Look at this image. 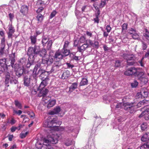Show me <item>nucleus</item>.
Listing matches in <instances>:
<instances>
[{
    "label": "nucleus",
    "instance_id": "nucleus-12",
    "mask_svg": "<svg viewBox=\"0 0 149 149\" xmlns=\"http://www.w3.org/2000/svg\"><path fill=\"white\" fill-rule=\"evenodd\" d=\"M43 80H42V81L41 82L39 88H38V89L39 90H40L43 89V88H44L45 87L47 86L48 84V79L47 78L46 79H45V80H44V78H43Z\"/></svg>",
    "mask_w": 149,
    "mask_h": 149
},
{
    "label": "nucleus",
    "instance_id": "nucleus-21",
    "mask_svg": "<svg viewBox=\"0 0 149 149\" xmlns=\"http://www.w3.org/2000/svg\"><path fill=\"white\" fill-rule=\"evenodd\" d=\"M27 61L26 58H23L20 60L19 63L18 64L19 66L21 67L22 66L23 68H24V67L25 66Z\"/></svg>",
    "mask_w": 149,
    "mask_h": 149
},
{
    "label": "nucleus",
    "instance_id": "nucleus-40",
    "mask_svg": "<svg viewBox=\"0 0 149 149\" xmlns=\"http://www.w3.org/2000/svg\"><path fill=\"white\" fill-rule=\"evenodd\" d=\"M52 43V40H50L46 44H47V49L49 50L51 48Z\"/></svg>",
    "mask_w": 149,
    "mask_h": 149
},
{
    "label": "nucleus",
    "instance_id": "nucleus-33",
    "mask_svg": "<svg viewBox=\"0 0 149 149\" xmlns=\"http://www.w3.org/2000/svg\"><path fill=\"white\" fill-rule=\"evenodd\" d=\"M143 74L144 73L142 72L137 71V68H136V71L135 74L134 76L139 78L140 77H143L142 76Z\"/></svg>",
    "mask_w": 149,
    "mask_h": 149
},
{
    "label": "nucleus",
    "instance_id": "nucleus-57",
    "mask_svg": "<svg viewBox=\"0 0 149 149\" xmlns=\"http://www.w3.org/2000/svg\"><path fill=\"white\" fill-rule=\"evenodd\" d=\"M69 44V42L68 41L66 40L65 41L63 48H64V49L67 48Z\"/></svg>",
    "mask_w": 149,
    "mask_h": 149
},
{
    "label": "nucleus",
    "instance_id": "nucleus-17",
    "mask_svg": "<svg viewBox=\"0 0 149 149\" xmlns=\"http://www.w3.org/2000/svg\"><path fill=\"white\" fill-rule=\"evenodd\" d=\"M28 7L26 6H22L20 10V12L24 15H26L28 12Z\"/></svg>",
    "mask_w": 149,
    "mask_h": 149
},
{
    "label": "nucleus",
    "instance_id": "nucleus-59",
    "mask_svg": "<svg viewBox=\"0 0 149 149\" xmlns=\"http://www.w3.org/2000/svg\"><path fill=\"white\" fill-rule=\"evenodd\" d=\"M44 8L42 7H40L36 11L37 13H39L41 12L43 10Z\"/></svg>",
    "mask_w": 149,
    "mask_h": 149
},
{
    "label": "nucleus",
    "instance_id": "nucleus-3",
    "mask_svg": "<svg viewBox=\"0 0 149 149\" xmlns=\"http://www.w3.org/2000/svg\"><path fill=\"white\" fill-rule=\"evenodd\" d=\"M47 139L45 140V143H50L52 144H55L58 142V139L59 136L56 134L50 133L47 136Z\"/></svg>",
    "mask_w": 149,
    "mask_h": 149
},
{
    "label": "nucleus",
    "instance_id": "nucleus-20",
    "mask_svg": "<svg viewBox=\"0 0 149 149\" xmlns=\"http://www.w3.org/2000/svg\"><path fill=\"white\" fill-rule=\"evenodd\" d=\"M40 90V91L39 94V96L40 97L44 96L47 95L48 92V90L46 88H43Z\"/></svg>",
    "mask_w": 149,
    "mask_h": 149
},
{
    "label": "nucleus",
    "instance_id": "nucleus-61",
    "mask_svg": "<svg viewBox=\"0 0 149 149\" xmlns=\"http://www.w3.org/2000/svg\"><path fill=\"white\" fill-rule=\"evenodd\" d=\"M15 31V29H14V28L12 27H10V37L11 36L12 34L11 33H13Z\"/></svg>",
    "mask_w": 149,
    "mask_h": 149
},
{
    "label": "nucleus",
    "instance_id": "nucleus-28",
    "mask_svg": "<svg viewBox=\"0 0 149 149\" xmlns=\"http://www.w3.org/2000/svg\"><path fill=\"white\" fill-rule=\"evenodd\" d=\"M30 84V78L26 77H25L24 79V85L26 86H29Z\"/></svg>",
    "mask_w": 149,
    "mask_h": 149
},
{
    "label": "nucleus",
    "instance_id": "nucleus-23",
    "mask_svg": "<svg viewBox=\"0 0 149 149\" xmlns=\"http://www.w3.org/2000/svg\"><path fill=\"white\" fill-rule=\"evenodd\" d=\"M54 59L56 60V61L55 62L54 64V65L55 66H57L59 68H60L61 66L63 65L64 64V63L62 62V60H61L62 59H58L57 60H56L54 58Z\"/></svg>",
    "mask_w": 149,
    "mask_h": 149
},
{
    "label": "nucleus",
    "instance_id": "nucleus-5",
    "mask_svg": "<svg viewBox=\"0 0 149 149\" xmlns=\"http://www.w3.org/2000/svg\"><path fill=\"white\" fill-rule=\"evenodd\" d=\"M50 71H46L45 70H43L41 68H40L38 71V73L40 74V76L41 77V79L43 80V79H47L48 78V81L49 80V77L48 75L51 73ZM45 80V79H44Z\"/></svg>",
    "mask_w": 149,
    "mask_h": 149
},
{
    "label": "nucleus",
    "instance_id": "nucleus-11",
    "mask_svg": "<svg viewBox=\"0 0 149 149\" xmlns=\"http://www.w3.org/2000/svg\"><path fill=\"white\" fill-rule=\"evenodd\" d=\"M124 109L126 110H133L134 109L133 104L132 103H125L123 104Z\"/></svg>",
    "mask_w": 149,
    "mask_h": 149
},
{
    "label": "nucleus",
    "instance_id": "nucleus-52",
    "mask_svg": "<svg viewBox=\"0 0 149 149\" xmlns=\"http://www.w3.org/2000/svg\"><path fill=\"white\" fill-rule=\"evenodd\" d=\"M27 64H26L25 66L27 68H29L30 67L33 65V63H31L29 60L27 62Z\"/></svg>",
    "mask_w": 149,
    "mask_h": 149
},
{
    "label": "nucleus",
    "instance_id": "nucleus-35",
    "mask_svg": "<svg viewBox=\"0 0 149 149\" xmlns=\"http://www.w3.org/2000/svg\"><path fill=\"white\" fill-rule=\"evenodd\" d=\"M43 17V16L40 14H38L36 17L37 20L40 22L42 21Z\"/></svg>",
    "mask_w": 149,
    "mask_h": 149
},
{
    "label": "nucleus",
    "instance_id": "nucleus-7",
    "mask_svg": "<svg viewBox=\"0 0 149 149\" xmlns=\"http://www.w3.org/2000/svg\"><path fill=\"white\" fill-rule=\"evenodd\" d=\"M136 71V68L134 67L128 69L124 72V74L126 75H134Z\"/></svg>",
    "mask_w": 149,
    "mask_h": 149
},
{
    "label": "nucleus",
    "instance_id": "nucleus-29",
    "mask_svg": "<svg viewBox=\"0 0 149 149\" xmlns=\"http://www.w3.org/2000/svg\"><path fill=\"white\" fill-rule=\"evenodd\" d=\"M60 69V68H59V67L54 65L53 66L52 68V69L50 71V72L51 73L55 72L58 71H59Z\"/></svg>",
    "mask_w": 149,
    "mask_h": 149
},
{
    "label": "nucleus",
    "instance_id": "nucleus-27",
    "mask_svg": "<svg viewBox=\"0 0 149 149\" xmlns=\"http://www.w3.org/2000/svg\"><path fill=\"white\" fill-rule=\"evenodd\" d=\"M142 141L145 142L149 140V132L144 134L141 138Z\"/></svg>",
    "mask_w": 149,
    "mask_h": 149
},
{
    "label": "nucleus",
    "instance_id": "nucleus-32",
    "mask_svg": "<svg viewBox=\"0 0 149 149\" xmlns=\"http://www.w3.org/2000/svg\"><path fill=\"white\" fill-rule=\"evenodd\" d=\"M9 74L8 73L7 75H6V76L5 79V84L6 85V86L7 87H8L9 86V85L8 84L9 82Z\"/></svg>",
    "mask_w": 149,
    "mask_h": 149
},
{
    "label": "nucleus",
    "instance_id": "nucleus-2",
    "mask_svg": "<svg viewBox=\"0 0 149 149\" xmlns=\"http://www.w3.org/2000/svg\"><path fill=\"white\" fill-rule=\"evenodd\" d=\"M70 53V51L67 48H63L61 51L59 50L57 51L52 57L56 60L62 59L63 58L68 55Z\"/></svg>",
    "mask_w": 149,
    "mask_h": 149
},
{
    "label": "nucleus",
    "instance_id": "nucleus-36",
    "mask_svg": "<svg viewBox=\"0 0 149 149\" xmlns=\"http://www.w3.org/2000/svg\"><path fill=\"white\" fill-rule=\"evenodd\" d=\"M138 79L141 81L142 84H146L147 81V79L143 77H139Z\"/></svg>",
    "mask_w": 149,
    "mask_h": 149
},
{
    "label": "nucleus",
    "instance_id": "nucleus-25",
    "mask_svg": "<svg viewBox=\"0 0 149 149\" xmlns=\"http://www.w3.org/2000/svg\"><path fill=\"white\" fill-rule=\"evenodd\" d=\"M49 39L47 36H42V42L44 47L45 46L46 44L49 41Z\"/></svg>",
    "mask_w": 149,
    "mask_h": 149
},
{
    "label": "nucleus",
    "instance_id": "nucleus-37",
    "mask_svg": "<svg viewBox=\"0 0 149 149\" xmlns=\"http://www.w3.org/2000/svg\"><path fill=\"white\" fill-rule=\"evenodd\" d=\"M148 100H144L143 101L140 102L138 104V105L139 106H140V105H145L146 104H148Z\"/></svg>",
    "mask_w": 149,
    "mask_h": 149
},
{
    "label": "nucleus",
    "instance_id": "nucleus-26",
    "mask_svg": "<svg viewBox=\"0 0 149 149\" xmlns=\"http://www.w3.org/2000/svg\"><path fill=\"white\" fill-rule=\"evenodd\" d=\"M128 54H123V57L124 58L125 60H127V65H132L134 64V62L133 61L131 62L128 61Z\"/></svg>",
    "mask_w": 149,
    "mask_h": 149
},
{
    "label": "nucleus",
    "instance_id": "nucleus-53",
    "mask_svg": "<svg viewBox=\"0 0 149 149\" xmlns=\"http://www.w3.org/2000/svg\"><path fill=\"white\" fill-rule=\"evenodd\" d=\"M2 7L5 11H8L9 9V7L8 6L5 5L3 6Z\"/></svg>",
    "mask_w": 149,
    "mask_h": 149
},
{
    "label": "nucleus",
    "instance_id": "nucleus-19",
    "mask_svg": "<svg viewBox=\"0 0 149 149\" xmlns=\"http://www.w3.org/2000/svg\"><path fill=\"white\" fill-rule=\"evenodd\" d=\"M70 76V71L67 70H65L62 74L61 78L62 79H67Z\"/></svg>",
    "mask_w": 149,
    "mask_h": 149
},
{
    "label": "nucleus",
    "instance_id": "nucleus-10",
    "mask_svg": "<svg viewBox=\"0 0 149 149\" xmlns=\"http://www.w3.org/2000/svg\"><path fill=\"white\" fill-rule=\"evenodd\" d=\"M144 116V118L146 120L149 119V109H147L143 111L139 116V118H141Z\"/></svg>",
    "mask_w": 149,
    "mask_h": 149
},
{
    "label": "nucleus",
    "instance_id": "nucleus-63",
    "mask_svg": "<svg viewBox=\"0 0 149 149\" xmlns=\"http://www.w3.org/2000/svg\"><path fill=\"white\" fill-rule=\"evenodd\" d=\"M106 29L107 30V32L109 33L111 30V28L110 27V25H108L106 26Z\"/></svg>",
    "mask_w": 149,
    "mask_h": 149
},
{
    "label": "nucleus",
    "instance_id": "nucleus-8",
    "mask_svg": "<svg viewBox=\"0 0 149 149\" xmlns=\"http://www.w3.org/2000/svg\"><path fill=\"white\" fill-rule=\"evenodd\" d=\"M89 47V46L87 44H84L81 46H78L77 47V52L76 53L78 52H79L81 53V55L86 50V49Z\"/></svg>",
    "mask_w": 149,
    "mask_h": 149
},
{
    "label": "nucleus",
    "instance_id": "nucleus-30",
    "mask_svg": "<svg viewBox=\"0 0 149 149\" xmlns=\"http://www.w3.org/2000/svg\"><path fill=\"white\" fill-rule=\"evenodd\" d=\"M88 80L87 79L83 78L80 83L79 86H81L87 85L88 83Z\"/></svg>",
    "mask_w": 149,
    "mask_h": 149
},
{
    "label": "nucleus",
    "instance_id": "nucleus-6",
    "mask_svg": "<svg viewBox=\"0 0 149 149\" xmlns=\"http://www.w3.org/2000/svg\"><path fill=\"white\" fill-rule=\"evenodd\" d=\"M53 62V58H52L51 55H47L45 57L42 58V63L44 64L49 65L52 64Z\"/></svg>",
    "mask_w": 149,
    "mask_h": 149
},
{
    "label": "nucleus",
    "instance_id": "nucleus-22",
    "mask_svg": "<svg viewBox=\"0 0 149 149\" xmlns=\"http://www.w3.org/2000/svg\"><path fill=\"white\" fill-rule=\"evenodd\" d=\"M100 14V11L99 10H98L96 13L95 14V17L94 18L93 20L94 21L95 23H96L98 24L99 23V16Z\"/></svg>",
    "mask_w": 149,
    "mask_h": 149
},
{
    "label": "nucleus",
    "instance_id": "nucleus-45",
    "mask_svg": "<svg viewBox=\"0 0 149 149\" xmlns=\"http://www.w3.org/2000/svg\"><path fill=\"white\" fill-rule=\"evenodd\" d=\"M28 134V132H26L24 133H21L20 134V137L21 139L24 138Z\"/></svg>",
    "mask_w": 149,
    "mask_h": 149
},
{
    "label": "nucleus",
    "instance_id": "nucleus-38",
    "mask_svg": "<svg viewBox=\"0 0 149 149\" xmlns=\"http://www.w3.org/2000/svg\"><path fill=\"white\" fill-rule=\"evenodd\" d=\"M30 39L31 40V43L33 44H34L36 42V36H31L30 37Z\"/></svg>",
    "mask_w": 149,
    "mask_h": 149
},
{
    "label": "nucleus",
    "instance_id": "nucleus-58",
    "mask_svg": "<svg viewBox=\"0 0 149 149\" xmlns=\"http://www.w3.org/2000/svg\"><path fill=\"white\" fill-rule=\"evenodd\" d=\"M120 65V61L118 60H117L116 61L115 63V66L116 67H118Z\"/></svg>",
    "mask_w": 149,
    "mask_h": 149
},
{
    "label": "nucleus",
    "instance_id": "nucleus-50",
    "mask_svg": "<svg viewBox=\"0 0 149 149\" xmlns=\"http://www.w3.org/2000/svg\"><path fill=\"white\" fill-rule=\"evenodd\" d=\"M24 117L23 119V121H24L25 122L28 120H29V119L27 117H26L25 115H22L21 116V118H22Z\"/></svg>",
    "mask_w": 149,
    "mask_h": 149
},
{
    "label": "nucleus",
    "instance_id": "nucleus-48",
    "mask_svg": "<svg viewBox=\"0 0 149 149\" xmlns=\"http://www.w3.org/2000/svg\"><path fill=\"white\" fill-rule=\"evenodd\" d=\"M138 84V83L136 81H134V83L131 84V85L133 88L136 87L137 86Z\"/></svg>",
    "mask_w": 149,
    "mask_h": 149
},
{
    "label": "nucleus",
    "instance_id": "nucleus-55",
    "mask_svg": "<svg viewBox=\"0 0 149 149\" xmlns=\"http://www.w3.org/2000/svg\"><path fill=\"white\" fill-rule=\"evenodd\" d=\"M16 122V120L13 118H12L11 120H10V124L13 125L15 124Z\"/></svg>",
    "mask_w": 149,
    "mask_h": 149
},
{
    "label": "nucleus",
    "instance_id": "nucleus-9",
    "mask_svg": "<svg viewBox=\"0 0 149 149\" xmlns=\"http://www.w3.org/2000/svg\"><path fill=\"white\" fill-rule=\"evenodd\" d=\"M6 61V59L5 58L0 59V74H1L5 70Z\"/></svg>",
    "mask_w": 149,
    "mask_h": 149
},
{
    "label": "nucleus",
    "instance_id": "nucleus-16",
    "mask_svg": "<svg viewBox=\"0 0 149 149\" xmlns=\"http://www.w3.org/2000/svg\"><path fill=\"white\" fill-rule=\"evenodd\" d=\"M61 111V108L59 106H57L53 110L49 112V114L51 115H54L58 113Z\"/></svg>",
    "mask_w": 149,
    "mask_h": 149
},
{
    "label": "nucleus",
    "instance_id": "nucleus-14",
    "mask_svg": "<svg viewBox=\"0 0 149 149\" xmlns=\"http://www.w3.org/2000/svg\"><path fill=\"white\" fill-rule=\"evenodd\" d=\"M148 92L147 91H141L140 93H138L137 94V96L139 98L141 97V98L147 97L148 95Z\"/></svg>",
    "mask_w": 149,
    "mask_h": 149
},
{
    "label": "nucleus",
    "instance_id": "nucleus-39",
    "mask_svg": "<svg viewBox=\"0 0 149 149\" xmlns=\"http://www.w3.org/2000/svg\"><path fill=\"white\" fill-rule=\"evenodd\" d=\"M141 129L143 131L146 130L147 127V125L146 123H143L141 126Z\"/></svg>",
    "mask_w": 149,
    "mask_h": 149
},
{
    "label": "nucleus",
    "instance_id": "nucleus-64",
    "mask_svg": "<svg viewBox=\"0 0 149 149\" xmlns=\"http://www.w3.org/2000/svg\"><path fill=\"white\" fill-rule=\"evenodd\" d=\"M103 48L104 49V50L105 51H108L109 50H110V48L108 47L106 45H104L103 47Z\"/></svg>",
    "mask_w": 149,
    "mask_h": 149
},
{
    "label": "nucleus",
    "instance_id": "nucleus-24",
    "mask_svg": "<svg viewBox=\"0 0 149 149\" xmlns=\"http://www.w3.org/2000/svg\"><path fill=\"white\" fill-rule=\"evenodd\" d=\"M78 83L77 82L73 83L69 87V91L70 93L72 92L75 89L77 88Z\"/></svg>",
    "mask_w": 149,
    "mask_h": 149
},
{
    "label": "nucleus",
    "instance_id": "nucleus-51",
    "mask_svg": "<svg viewBox=\"0 0 149 149\" xmlns=\"http://www.w3.org/2000/svg\"><path fill=\"white\" fill-rule=\"evenodd\" d=\"M86 41V39L85 37L84 36L81 37L79 39V42L81 43H84Z\"/></svg>",
    "mask_w": 149,
    "mask_h": 149
},
{
    "label": "nucleus",
    "instance_id": "nucleus-49",
    "mask_svg": "<svg viewBox=\"0 0 149 149\" xmlns=\"http://www.w3.org/2000/svg\"><path fill=\"white\" fill-rule=\"evenodd\" d=\"M127 24L124 23L122 25V31H125L127 29Z\"/></svg>",
    "mask_w": 149,
    "mask_h": 149
},
{
    "label": "nucleus",
    "instance_id": "nucleus-31",
    "mask_svg": "<svg viewBox=\"0 0 149 149\" xmlns=\"http://www.w3.org/2000/svg\"><path fill=\"white\" fill-rule=\"evenodd\" d=\"M139 40L141 42V47L142 50H146L148 47L147 44L141 39H139Z\"/></svg>",
    "mask_w": 149,
    "mask_h": 149
},
{
    "label": "nucleus",
    "instance_id": "nucleus-41",
    "mask_svg": "<svg viewBox=\"0 0 149 149\" xmlns=\"http://www.w3.org/2000/svg\"><path fill=\"white\" fill-rule=\"evenodd\" d=\"M22 113V111L20 110H19L17 111L15 109H13V115H15V114H16L18 115H20Z\"/></svg>",
    "mask_w": 149,
    "mask_h": 149
},
{
    "label": "nucleus",
    "instance_id": "nucleus-43",
    "mask_svg": "<svg viewBox=\"0 0 149 149\" xmlns=\"http://www.w3.org/2000/svg\"><path fill=\"white\" fill-rule=\"evenodd\" d=\"M72 59L76 61H78L81 58L80 56H77L75 55H74L72 57Z\"/></svg>",
    "mask_w": 149,
    "mask_h": 149
},
{
    "label": "nucleus",
    "instance_id": "nucleus-56",
    "mask_svg": "<svg viewBox=\"0 0 149 149\" xmlns=\"http://www.w3.org/2000/svg\"><path fill=\"white\" fill-rule=\"evenodd\" d=\"M132 36V38L134 39H138L139 38V36L136 33L133 34Z\"/></svg>",
    "mask_w": 149,
    "mask_h": 149
},
{
    "label": "nucleus",
    "instance_id": "nucleus-4",
    "mask_svg": "<svg viewBox=\"0 0 149 149\" xmlns=\"http://www.w3.org/2000/svg\"><path fill=\"white\" fill-rule=\"evenodd\" d=\"M39 50V46L35 45L34 47H30L28 50L27 54L31 58H32V59L34 60L35 57L37 55Z\"/></svg>",
    "mask_w": 149,
    "mask_h": 149
},
{
    "label": "nucleus",
    "instance_id": "nucleus-1",
    "mask_svg": "<svg viewBox=\"0 0 149 149\" xmlns=\"http://www.w3.org/2000/svg\"><path fill=\"white\" fill-rule=\"evenodd\" d=\"M15 53H13L10 55V60H11V66L13 69H14V71L15 72L16 75L18 77H20L25 72V69L23 66L20 67L17 64H15L14 65L15 62Z\"/></svg>",
    "mask_w": 149,
    "mask_h": 149
},
{
    "label": "nucleus",
    "instance_id": "nucleus-42",
    "mask_svg": "<svg viewBox=\"0 0 149 149\" xmlns=\"http://www.w3.org/2000/svg\"><path fill=\"white\" fill-rule=\"evenodd\" d=\"M40 65L37 64L34 67L33 69V73H35L36 74V75H37V74H39V73H38V72H36L37 70L38 69V68L40 67Z\"/></svg>",
    "mask_w": 149,
    "mask_h": 149
},
{
    "label": "nucleus",
    "instance_id": "nucleus-13",
    "mask_svg": "<svg viewBox=\"0 0 149 149\" xmlns=\"http://www.w3.org/2000/svg\"><path fill=\"white\" fill-rule=\"evenodd\" d=\"M58 122V118L57 117H55L53 118L52 120H51V121L49 122H48L47 123V126L49 127H50L52 126V124L56 123Z\"/></svg>",
    "mask_w": 149,
    "mask_h": 149
},
{
    "label": "nucleus",
    "instance_id": "nucleus-62",
    "mask_svg": "<svg viewBox=\"0 0 149 149\" xmlns=\"http://www.w3.org/2000/svg\"><path fill=\"white\" fill-rule=\"evenodd\" d=\"M149 33H144L143 34V36L145 37L148 40H149Z\"/></svg>",
    "mask_w": 149,
    "mask_h": 149
},
{
    "label": "nucleus",
    "instance_id": "nucleus-60",
    "mask_svg": "<svg viewBox=\"0 0 149 149\" xmlns=\"http://www.w3.org/2000/svg\"><path fill=\"white\" fill-rule=\"evenodd\" d=\"M66 64L67 65L68 67L69 68H72L74 66V65H73L72 64L70 63H66Z\"/></svg>",
    "mask_w": 149,
    "mask_h": 149
},
{
    "label": "nucleus",
    "instance_id": "nucleus-46",
    "mask_svg": "<svg viewBox=\"0 0 149 149\" xmlns=\"http://www.w3.org/2000/svg\"><path fill=\"white\" fill-rule=\"evenodd\" d=\"M57 13V12L55 10H54L51 13L50 17V18H52L55 16L56 14Z\"/></svg>",
    "mask_w": 149,
    "mask_h": 149
},
{
    "label": "nucleus",
    "instance_id": "nucleus-18",
    "mask_svg": "<svg viewBox=\"0 0 149 149\" xmlns=\"http://www.w3.org/2000/svg\"><path fill=\"white\" fill-rule=\"evenodd\" d=\"M56 100L55 99H50L48 100V103L47 104V108H49L54 106L56 104Z\"/></svg>",
    "mask_w": 149,
    "mask_h": 149
},
{
    "label": "nucleus",
    "instance_id": "nucleus-15",
    "mask_svg": "<svg viewBox=\"0 0 149 149\" xmlns=\"http://www.w3.org/2000/svg\"><path fill=\"white\" fill-rule=\"evenodd\" d=\"M40 49L38 51V53L37 55H39L40 57L43 58L45 57L48 55L47 54V51L45 49H42L41 51H40Z\"/></svg>",
    "mask_w": 149,
    "mask_h": 149
},
{
    "label": "nucleus",
    "instance_id": "nucleus-47",
    "mask_svg": "<svg viewBox=\"0 0 149 149\" xmlns=\"http://www.w3.org/2000/svg\"><path fill=\"white\" fill-rule=\"evenodd\" d=\"M149 148V146L147 144H144L142 145L140 147V149H146Z\"/></svg>",
    "mask_w": 149,
    "mask_h": 149
},
{
    "label": "nucleus",
    "instance_id": "nucleus-44",
    "mask_svg": "<svg viewBox=\"0 0 149 149\" xmlns=\"http://www.w3.org/2000/svg\"><path fill=\"white\" fill-rule=\"evenodd\" d=\"M93 47L96 49H98L99 47V42L98 41H95L93 43Z\"/></svg>",
    "mask_w": 149,
    "mask_h": 149
},
{
    "label": "nucleus",
    "instance_id": "nucleus-34",
    "mask_svg": "<svg viewBox=\"0 0 149 149\" xmlns=\"http://www.w3.org/2000/svg\"><path fill=\"white\" fill-rule=\"evenodd\" d=\"M15 106L20 109H22V105L21 103L17 100H15Z\"/></svg>",
    "mask_w": 149,
    "mask_h": 149
},
{
    "label": "nucleus",
    "instance_id": "nucleus-54",
    "mask_svg": "<svg viewBox=\"0 0 149 149\" xmlns=\"http://www.w3.org/2000/svg\"><path fill=\"white\" fill-rule=\"evenodd\" d=\"M106 4V1L105 0H101L100 3V7L101 8L104 7Z\"/></svg>",
    "mask_w": 149,
    "mask_h": 149
}]
</instances>
